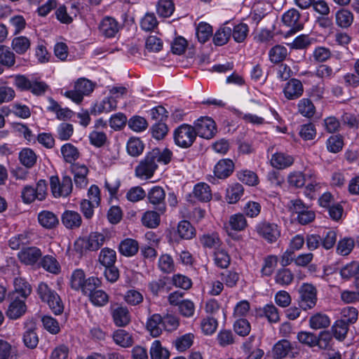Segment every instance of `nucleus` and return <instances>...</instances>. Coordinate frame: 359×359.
Returning a JSON list of instances; mask_svg holds the SVG:
<instances>
[{"label": "nucleus", "mask_w": 359, "mask_h": 359, "mask_svg": "<svg viewBox=\"0 0 359 359\" xmlns=\"http://www.w3.org/2000/svg\"><path fill=\"white\" fill-rule=\"evenodd\" d=\"M172 154V151L168 149H165L163 151L159 149H152L136 166L135 176L141 180L151 178L158 168V163H163L165 165L169 163Z\"/></svg>", "instance_id": "f257e3e1"}, {"label": "nucleus", "mask_w": 359, "mask_h": 359, "mask_svg": "<svg viewBox=\"0 0 359 359\" xmlns=\"http://www.w3.org/2000/svg\"><path fill=\"white\" fill-rule=\"evenodd\" d=\"M36 292L40 299L43 302L47 303L55 315H60L63 312L64 305L60 297L47 283H40L36 288Z\"/></svg>", "instance_id": "f03ea898"}, {"label": "nucleus", "mask_w": 359, "mask_h": 359, "mask_svg": "<svg viewBox=\"0 0 359 359\" xmlns=\"http://www.w3.org/2000/svg\"><path fill=\"white\" fill-rule=\"evenodd\" d=\"M70 284L72 289L81 290L83 294H86L93 290L100 287L102 282L98 278L93 276L86 279L83 270L76 269L72 274Z\"/></svg>", "instance_id": "7ed1b4c3"}, {"label": "nucleus", "mask_w": 359, "mask_h": 359, "mask_svg": "<svg viewBox=\"0 0 359 359\" xmlns=\"http://www.w3.org/2000/svg\"><path fill=\"white\" fill-rule=\"evenodd\" d=\"M95 83L86 78L79 79L74 84V90H68L65 96L72 100L76 103H80L83 96L89 95L94 90Z\"/></svg>", "instance_id": "20e7f679"}, {"label": "nucleus", "mask_w": 359, "mask_h": 359, "mask_svg": "<svg viewBox=\"0 0 359 359\" xmlns=\"http://www.w3.org/2000/svg\"><path fill=\"white\" fill-rule=\"evenodd\" d=\"M194 127L190 125L180 126L173 133L175 143L182 148L190 147L196 137Z\"/></svg>", "instance_id": "39448f33"}, {"label": "nucleus", "mask_w": 359, "mask_h": 359, "mask_svg": "<svg viewBox=\"0 0 359 359\" xmlns=\"http://www.w3.org/2000/svg\"><path fill=\"white\" fill-rule=\"evenodd\" d=\"M255 231L259 237L269 243H274L280 237V228L278 224L262 220L255 226Z\"/></svg>", "instance_id": "423d86ee"}, {"label": "nucleus", "mask_w": 359, "mask_h": 359, "mask_svg": "<svg viewBox=\"0 0 359 359\" xmlns=\"http://www.w3.org/2000/svg\"><path fill=\"white\" fill-rule=\"evenodd\" d=\"M50 186L53 195L56 198L68 196L73 188L72 178L69 176H64L62 180L57 176H52Z\"/></svg>", "instance_id": "0eeeda50"}, {"label": "nucleus", "mask_w": 359, "mask_h": 359, "mask_svg": "<svg viewBox=\"0 0 359 359\" xmlns=\"http://www.w3.org/2000/svg\"><path fill=\"white\" fill-rule=\"evenodd\" d=\"M290 203V210L297 215V219L299 224L306 225L315 219L316 214L314 211L306 206L300 199L292 200Z\"/></svg>", "instance_id": "6e6552de"}, {"label": "nucleus", "mask_w": 359, "mask_h": 359, "mask_svg": "<svg viewBox=\"0 0 359 359\" xmlns=\"http://www.w3.org/2000/svg\"><path fill=\"white\" fill-rule=\"evenodd\" d=\"M299 305L304 311L313 308L317 302V291L316 287L308 283L303 284L299 290Z\"/></svg>", "instance_id": "1a4fd4ad"}, {"label": "nucleus", "mask_w": 359, "mask_h": 359, "mask_svg": "<svg viewBox=\"0 0 359 359\" xmlns=\"http://www.w3.org/2000/svg\"><path fill=\"white\" fill-rule=\"evenodd\" d=\"M194 128L196 135L208 140L212 138L217 131L215 121L208 117L198 119L194 123Z\"/></svg>", "instance_id": "9d476101"}, {"label": "nucleus", "mask_w": 359, "mask_h": 359, "mask_svg": "<svg viewBox=\"0 0 359 359\" xmlns=\"http://www.w3.org/2000/svg\"><path fill=\"white\" fill-rule=\"evenodd\" d=\"M165 197V192L164 189L159 186L152 187L147 194L149 203L154 206L156 210L161 214H163L166 210Z\"/></svg>", "instance_id": "9b49d317"}, {"label": "nucleus", "mask_w": 359, "mask_h": 359, "mask_svg": "<svg viewBox=\"0 0 359 359\" xmlns=\"http://www.w3.org/2000/svg\"><path fill=\"white\" fill-rule=\"evenodd\" d=\"M234 170V163L229 158H224L219 161L214 168L215 177L210 176L209 182L215 183L216 177L218 179H226L229 177Z\"/></svg>", "instance_id": "f8f14e48"}, {"label": "nucleus", "mask_w": 359, "mask_h": 359, "mask_svg": "<svg viewBox=\"0 0 359 359\" xmlns=\"http://www.w3.org/2000/svg\"><path fill=\"white\" fill-rule=\"evenodd\" d=\"M110 311L113 321L117 327H125L130 323V313L126 306L114 304L111 305Z\"/></svg>", "instance_id": "ddd939ff"}, {"label": "nucleus", "mask_w": 359, "mask_h": 359, "mask_svg": "<svg viewBox=\"0 0 359 359\" xmlns=\"http://www.w3.org/2000/svg\"><path fill=\"white\" fill-rule=\"evenodd\" d=\"M282 21L284 25L290 27L288 32L289 34H295L304 27V24L300 20V13L295 8L290 9L285 12L282 17Z\"/></svg>", "instance_id": "4468645a"}, {"label": "nucleus", "mask_w": 359, "mask_h": 359, "mask_svg": "<svg viewBox=\"0 0 359 359\" xmlns=\"http://www.w3.org/2000/svg\"><path fill=\"white\" fill-rule=\"evenodd\" d=\"M32 291V288L29 282L19 276L14 278L13 290L9 293L8 297L27 299L31 294Z\"/></svg>", "instance_id": "2eb2a0df"}, {"label": "nucleus", "mask_w": 359, "mask_h": 359, "mask_svg": "<svg viewBox=\"0 0 359 359\" xmlns=\"http://www.w3.org/2000/svg\"><path fill=\"white\" fill-rule=\"evenodd\" d=\"M10 304L6 311L8 318L16 320L23 316L27 311L26 299H22L15 297H8Z\"/></svg>", "instance_id": "dca6fc26"}, {"label": "nucleus", "mask_w": 359, "mask_h": 359, "mask_svg": "<svg viewBox=\"0 0 359 359\" xmlns=\"http://www.w3.org/2000/svg\"><path fill=\"white\" fill-rule=\"evenodd\" d=\"M304 92V87L302 82L297 79L289 80L284 88L283 93L287 100H296L302 96Z\"/></svg>", "instance_id": "f3484780"}, {"label": "nucleus", "mask_w": 359, "mask_h": 359, "mask_svg": "<svg viewBox=\"0 0 359 359\" xmlns=\"http://www.w3.org/2000/svg\"><path fill=\"white\" fill-rule=\"evenodd\" d=\"M72 171L74 173V180L76 187L85 188L88 183L87 175L88 173V168L84 165L73 164L72 165Z\"/></svg>", "instance_id": "a211bd4d"}, {"label": "nucleus", "mask_w": 359, "mask_h": 359, "mask_svg": "<svg viewBox=\"0 0 359 359\" xmlns=\"http://www.w3.org/2000/svg\"><path fill=\"white\" fill-rule=\"evenodd\" d=\"M62 224L69 229H75L80 227L82 218L80 214L73 210H65L61 217Z\"/></svg>", "instance_id": "6ab92c4d"}, {"label": "nucleus", "mask_w": 359, "mask_h": 359, "mask_svg": "<svg viewBox=\"0 0 359 359\" xmlns=\"http://www.w3.org/2000/svg\"><path fill=\"white\" fill-rule=\"evenodd\" d=\"M41 255L40 249L36 247L25 248L18 254L20 260L27 265L35 264Z\"/></svg>", "instance_id": "aec40b11"}, {"label": "nucleus", "mask_w": 359, "mask_h": 359, "mask_svg": "<svg viewBox=\"0 0 359 359\" xmlns=\"http://www.w3.org/2000/svg\"><path fill=\"white\" fill-rule=\"evenodd\" d=\"M120 26L115 19L106 17L100 24L99 29L106 37H114L119 30Z\"/></svg>", "instance_id": "412c9836"}, {"label": "nucleus", "mask_w": 359, "mask_h": 359, "mask_svg": "<svg viewBox=\"0 0 359 359\" xmlns=\"http://www.w3.org/2000/svg\"><path fill=\"white\" fill-rule=\"evenodd\" d=\"M163 318L160 314H153L147 322L146 327L153 337H158L162 333Z\"/></svg>", "instance_id": "4be33fe9"}, {"label": "nucleus", "mask_w": 359, "mask_h": 359, "mask_svg": "<svg viewBox=\"0 0 359 359\" xmlns=\"http://www.w3.org/2000/svg\"><path fill=\"white\" fill-rule=\"evenodd\" d=\"M38 221L44 228L51 229L57 226L59 220L57 216L50 211L43 210L39 213Z\"/></svg>", "instance_id": "5701e85b"}, {"label": "nucleus", "mask_w": 359, "mask_h": 359, "mask_svg": "<svg viewBox=\"0 0 359 359\" xmlns=\"http://www.w3.org/2000/svg\"><path fill=\"white\" fill-rule=\"evenodd\" d=\"M139 249L137 241L132 238H126L121 242L118 246L119 252L126 257L135 255Z\"/></svg>", "instance_id": "b1692460"}, {"label": "nucleus", "mask_w": 359, "mask_h": 359, "mask_svg": "<svg viewBox=\"0 0 359 359\" xmlns=\"http://www.w3.org/2000/svg\"><path fill=\"white\" fill-rule=\"evenodd\" d=\"M31 46V41L26 36L14 37L11 42V48L18 55L25 54Z\"/></svg>", "instance_id": "393cba45"}, {"label": "nucleus", "mask_w": 359, "mask_h": 359, "mask_svg": "<svg viewBox=\"0 0 359 359\" xmlns=\"http://www.w3.org/2000/svg\"><path fill=\"white\" fill-rule=\"evenodd\" d=\"M114 342L123 348L130 347L133 344V338L131 334L124 330H118L113 334Z\"/></svg>", "instance_id": "a878e982"}, {"label": "nucleus", "mask_w": 359, "mask_h": 359, "mask_svg": "<svg viewBox=\"0 0 359 359\" xmlns=\"http://www.w3.org/2000/svg\"><path fill=\"white\" fill-rule=\"evenodd\" d=\"M294 162L292 156L283 153H276L273 155L271 163L273 167L278 169H283L290 166Z\"/></svg>", "instance_id": "bb28decb"}, {"label": "nucleus", "mask_w": 359, "mask_h": 359, "mask_svg": "<svg viewBox=\"0 0 359 359\" xmlns=\"http://www.w3.org/2000/svg\"><path fill=\"white\" fill-rule=\"evenodd\" d=\"M193 195L198 201L208 202L212 199V193L210 187L205 183H198L195 185Z\"/></svg>", "instance_id": "cd10ccee"}, {"label": "nucleus", "mask_w": 359, "mask_h": 359, "mask_svg": "<svg viewBox=\"0 0 359 359\" xmlns=\"http://www.w3.org/2000/svg\"><path fill=\"white\" fill-rule=\"evenodd\" d=\"M19 160L25 167L31 168L36 164L37 156L32 149L24 148L19 153Z\"/></svg>", "instance_id": "c85d7f7f"}, {"label": "nucleus", "mask_w": 359, "mask_h": 359, "mask_svg": "<svg viewBox=\"0 0 359 359\" xmlns=\"http://www.w3.org/2000/svg\"><path fill=\"white\" fill-rule=\"evenodd\" d=\"M106 241V236L98 232L91 233L86 242V248L95 251L98 250Z\"/></svg>", "instance_id": "c756f323"}, {"label": "nucleus", "mask_w": 359, "mask_h": 359, "mask_svg": "<svg viewBox=\"0 0 359 359\" xmlns=\"http://www.w3.org/2000/svg\"><path fill=\"white\" fill-rule=\"evenodd\" d=\"M159 212L154 210H148L145 212L142 217V223L144 226L148 228H156L160 224Z\"/></svg>", "instance_id": "7c9ffc66"}, {"label": "nucleus", "mask_w": 359, "mask_h": 359, "mask_svg": "<svg viewBox=\"0 0 359 359\" xmlns=\"http://www.w3.org/2000/svg\"><path fill=\"white\" fill-rule=\"evenodd\" d=\"M340 274L344 279L354 278L356 282L359 280V263L352 262L346 264L340 270Z\"/></svg>", "instance_id": "2f4dec72"}, {"label": "nucleus", "mask_w": 359, "mask_h": 359, "mask_svg": "<svg viewBox=\"0 0 359 359\" xmlns=\"http://www.w3.org/2000/svg\"><path fill=\"white\" fill-rule=\"evenodd\" d=\"M292 349L291 344L286 339L278 341L273 348V358L280 359L285 358Z\"/></svg>", "instance_id": "473e14b6"}, {"label": "nucleus", "mask_w": 359, "mask_h": 359, "mask_svg": "<svg viewBox=\"0 0 359 359\" xmlns=\"http://www.w3.org/2000/svg\"><path fill=\"white\" fill-rule=\"evenodd\" d=\"M86 295H88L90 302L97 306H103L109 302L108 294L104 291L97 290V288L86 293Z\"/></svg>", "instance_id": "72a5a7b5"}, {"label": "nucleus", "mask_w": 359, "mask_h": 359, "mask_svg": "<svg viewBox=\"0 0 359 359\" xmlns=\"http://www.w3.org/2000/svg\"><path fill=\"white\" fill-rule=\"evenodd\" d=\"M353 22V13L346 10L341 9L336 13V22L338 26L342 28L349 27Z\"/></svg>", "instance_id": "f704fd0d"}, {"label": "nucleus", "mask_w": 359, "mask_h": 359, "mask_svg": "<svg viewBox=\"0 0 359 359\" xmlns=\"http://www.w3.org/2000/svg\"><path fill=\"white\" fill-rule=\"evenodd\" d=\"M116 261V251L109 248H104L101 250L99 255L100 263L105 266H110L114 265Z\"/></svg>", "instance_id": "c9c22d12"}, {"label": "nucleus", "mask_w": 359, "mask_h": 359, "mask_svg": "<svg viewBox=\"0 0 359 359\" xmlns=\"http://www.w3.org/2000/svg\"><path fill=\"white\" fill-rule=\"evenodd\" d=\"M175 11V4L172 0H158L156 5L158 15L163 18L170 17Z\"/></svg>", "instance_id": "e433bc0d"}, {"label": "nucleus", "mask_w": 359, "mask_h": 359, "mask_svg": "<svg viewBox=\"0 0 359 359\" xmlns=\"http://www.w3.org/2000/svg\"><path fill=\"white\" fill-rule=\"evenodd\" d=\"M61 153L65 161L73 163L79 157L78 149L70 143H67L61 147Z\"/></svg>", "instance_id": "4c0bfd02"}, {"label": "nucleus", "mask_w": 359, "mask_h": 359, "mask_svg": "<svg viewBox=\"0 0 359 359\" xmlns=\"http://www.w3.org/2000/svg\"><path fill=\"white\" fill-rule=\"evenodd\" d=\"M348 326L345 321L337 320L331 328L333 337L339 341H343L347 335Z\"/></svg>", "instance_id": "58836bf2"}, {"label": "nucleus", "mask_w": 359, "mask_h": 359, "mask_svg": "<svg viewBox=\"0 0 359 359\" xmlns=\"http://www.w3.org/2000/svg\"><path fill=\"white\" fill-rule=\"evenodd\" d=\"M150 355L151 359H169V351L162 347L160 341L155 340L150 348Z\"/></svg>", "instance_id": "ea45409f"}, {"label": "nucleus", "mask_w": 359, "mask_h": 359, "mask_svg": "<svg viewBox=\"0 0 359 359\" xmlns=\"http://www.w3.org/2000/svg\"><path fill=\"white\" fill-rule=\"evenodd\" d=\"M22 340L26 347L30 349L35 348L39 343V337L34 327L27 329L23 333Z\"/></svg>", "instance_id": "a19ab883"}, {"label": "nucleus", "mask_w": 359, "mask_h": 359, "mask_svg": "<svg viewBox=\"0 0 359 359\" xmlns=\"http://www.w3.org/2000/svg\"><path fill=\"white\" fill-rule=\"evenodd\" d=\"M177 232L179 236L184 239H191L196 235L195 228L187 221H181L178 224Z\"/></svg>", "instance_id": "79ce46f5"}, {"label": "nucleus", "mask_w": 359, "mask_h": 359, "mask_svg": "<svg viewBox=\"0 0 359 359\" xmlns=\"http://www.w3.org/2000/svg\"><path fill=\"white\" fill-rule=\"evenodd\" d=\"M287 55V48L281 45L273 47L269 53V59L273 63H279L285 60Z\"/></svg>", "instance_id": "37998d69"}, {"label": "nucleus", "mask_w": 359, "mask_h": 359, "mask_svg": "<svg viewBox=\"0 0 359 359\" xmlns=\"http://www.w3.org/2000/svg\"><path fill=\"white\" fill-rule=\"evenodd\" d=\"M15 63V53L8 48L4 46H0V64L7 67H11Z\"/></svg>", "instance_id": "c03bdc74"}, {"label": "nucleus", "mask_w": 359, "mask_h": 359, "mask_svg": "<svg viewBox=\"0 0 359 359\" xmlns=\"http://www.w3.org/2000/svg\"><path fill=\"white\" fill-rule=\"evenodd\" d=\"M309 324L311 328L318 330L328 327L330 324V320L325 314L317 313L311 317Z\"/></svg>", "instance_id": "a18cd8bd"}, {"label": "nucleus", "mask_w": 359, "mask_h": 359, "mask_svg": "<svg viewBox=\"0 0 359 359\" xmlns=\"http://www.w3.org/2000/svg\"><path fill=\"white\" fill-rule=\"evenodd\" d=\"M294 279V275L289 269H278L275 276V281L280 285H288Z\"/></svg>", "instance_id": "49530a36"}, {"label": "nucleus", "mask_w": 359, "mask_h": 359, "mask_svg": "<svg viewBox=\"0 0 359 359\" xmlns=\"http://www.w3.org/2000/svg\"><path fill=\"white\" fill-rule=\"evenodd\" d=\"M243 187L241 184L236 183L227 190L226 199L230 204L238 202L243 194Z\"/></svg>", "instance_id": "de8ad7c7"}, {"label": "nucleus", "mask_w": 359, "mask_h": 359, "mask_svg": "<svg viewBox=\"0 0 359 359\" xmlns=\"http://www.w3.org/2000/svg\"><path fill=\"white\" fill-rule=\"evenodd\" d=\"M144 148V144L139 138L132 137L127 143L128 153L132 156H140L143 152Z\"/></svg>", "instance_id": "09e8293b"}, {"label": "nucleus", "mask_w": 359, "mask_h": 359, "mask_svg": "<svg viewBox=\"0 0 359 359\" xmlns=\"http://www.w3.org/2000/svg\"><path fill=\"white\" fill-rule=\"evenodd\" d=\"M231 36V29L229 27L219 28L215 34L213 41L215 45L222 46L228 42Z\"/></svg>", "instance_id": "8fccbe9b"}, {"label": "nucleus", "mask_w": 359, "mask_h": 359, "mask_svg": "<svg viewBox=\"0 0 359 359\" xmlns=\"http://www.w3.org/2000/svg\"><path fill=\"white\" fill-rule=\"evenodd\" d=\"M229 225L234 231H243L248 226L247 220L243 214L238 213L230 217Z\"/></svg>", "instance_id": "3c124183"}, {"label": "nucleus", "mask_w": 359, "mask_h": 359, "mask_svg": "<svg viewBox=\"0 0 359 359\" xmlns=\"http://www.w3.org/2000/svg\"><path fill=\"white\" fill-rule=\"evenodd\" d=\"M123 299L128 305L135 306L140 304L143 302L144 297L140 292L131 289L126 292Z\"/></svg>", "instance_id": "603ef678"}, {"label": "nucleus", "mask_w": 359, "mask_h": 359, "mask_svg": "<svg viewBox=\"0 0 359 359\" xmlns=\"http://www.w3.org/2000/svg\"><path fill=\"white\" fill-rule=\"evenodd\" d=\"M298 111L304 116L311 118L315 114V107L309 99L304 98L298 103Z\"/></svg>", "instance_id": "864d4df0"}, {"label": "nucleus", "mask_w": 359, "mask_h": 359, "mask_svg": "<svg viewBox=\"0 0 359 359\" xmlns=\"http://www.w3.org/2000/svg\"><path fill=\"white\" fill-rule=\"evenodd\" d=\"M194 336L189 333L175 339L174 344L177 351L183 352L193 344Z\"/></svg>", "instance_id": "5fc2aeb1"}, {"label": "nucleus", "mask_w": 359, "mask_h": 359, "mask_svg": "<svg viewBox=\"0 0 359 359\" xmlns=\"http://www.w3.org/2000/svg\"><path fill=\"white\" fill-rule=\"evenodd\" d=\"M41 266L47 271L57 273L60 271V264L55 257L47 255L41 261Z\"/></svg>", "instance_id": "6e6d98bb"}, {"label": "nucleus", "mask_w": 359, "mask_h": 359, "mask_svg": "<svg viewBox=\"0 0 359 359\" xmlns=\"http://www.w3.org/2000/svg\"><path fill=\"white\" fill-rule=\"evenodd\" d=\"M158 268L165 273H170L175 270L172 258L169 255H162L158 259Z\"/></svg>", "instance_id": "4d7b16f0"}, {"label": "nucleus", "mask_w": 359, "mask_h": 359, "mask_svg": "<svg viewBox=\"0 0 359 359\" xmlns=\"http://www.w3.org/2000/svg\"><path fill=\"white\" fill-rule=\"evenodd\" d=\"M212 33V27L205 22H201L198 25L196 29V36L201 43H205Z\"/></svg>", "instance_id": "13d9d810"}, {"label": "nucleus", "mask_w": 359, "mask_h": 359, "mask_svg": "<svg viewBox=\"0 0 359 359\" xmlns=\"http://www.w3.org/2000/svg\"><path fill=\"white\" fill-rule=\"evenodd\" d=\"M355 243L351 238H344L338 243L337 251L338 254L346 256L350 254L354 248Z\"/></svg>", "instance_id": "bf43d9fd"}, {"label": "nucleus", "mask_w": 359, "mask_h": 359, "mask_svg": "<svg viewBox=\"0 0 359 359\" xmlns=\"http://www.w3.org/2000/svg\"><path fill=\"white\" fill-rule=\"evenodd\" d=\"M248 33V27L246 24L240 23L234 26L233 29H231V35L233 39L238 42H243L247 37Z\"/></svg>", "instance_id": "052dcab7"}, {"label": "nucleus", "mask_w": 359, "mask_h": 359, "mask_svg": "<svg viewBox=\"0 0 359 359\" xmlns=\"http://www.w3.org/2000/svg\"><path fill=\"white\" fill-rule=\"evenodd\" d=\"M202 245L205 248L216 249L220 245V239L217 233L204 234L200 238Z\"/></svg>", "instance_id": "680f3d73"}, {"label": "nucleus", "mask_w": 359, "mask_h": 359, "mask_svg": "<svg viewBox=\"0 0 359 359\" xmlns=\"http://www.w3.org/2000/svg\"><path fill=\"white\" fill-rule=\"evenodd\" d=\"M240 181L249 186H255L258 184L259 180L257 174L250 170H243L238 173Z\"/></svg>", "instance_id": "e2e57ef3"}, {"label": "nucleus", "mask_w": 359, "mask_h": 359, "mask_svg": "<svg viewBox=\"0 0 359 359\" xmlns=\"http://www.w3.org/2000/svg\"><path fill=\"white\" fill-rule=\"evenodd\" d=\"M215 264L220 268H227L230 264V257L224 250H217L214 252Z\"/></svg>", "instance_id": "0e129e2a"}, {"label": "nucleus", "mask_w": 359, "mask_h": 359, "mask_svg": "<svg viewBox=\"0 0 359 359\" xmlns=\"http://www.w3.org/2000/svg\"><path fill=\"white\" fill-rule=\"evenodd\" d=\"M278 257L275 255L267 256L264 259V264L262 269V273L263 276H271L275 267L277 265Z\"/></svg>", "instance_id": "69168bd1"}, {"label": "nucleus", "mask_w": 359, "mask_h": 359, "mask_svg": "<svg viewBox=\"0 0 359 359\" xmlns=\"http://www.w3.org/2000/svg\"><path fill=\"white\" fill-rule=\"evenodd\" d=\"M233 329L238 335L245 337L249 334L251 327L248 320L240 318L234 323Z\"/></svg>", "instance_id": "338daca9"}, {"label": "nucleus", "mask_w": 359, "mask_h": 359, "mask_svg": "<svg viewBox=\"0 0 359 359\" xmlns=\"http://www.w3.org/2000/svg\"><path fill=\"white\" fill-rule=\"evenodd\" d=\"M342 318L340 320L345 321L347 325L353 324L358 320V310L351 306L344 308L341 311Z\"/></svg>", "instance_id": "774afa93"}]
</instances>
